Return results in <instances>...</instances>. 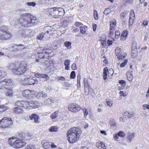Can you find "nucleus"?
<instances>
[{
    "label": "nucleus",
    "instance_id": "obj_61",
    "mask_svg": "<svg viewBox=\"0 0 149 149\" xmlns=\"http://www.w3.org/2000/svg\"><path fill=\"white\" fill-rule=\"evenodd\" d=\"M72 69L74 70H75L77 69V67L76 66L75 63H73L71 66Z\"/></svg>",
    "mask_w": 149,
    "mask_h": 149
},
{
    "label": "nucleus",
    "instance_id": "obj_40",
    "mask_svg": "<svg viewBox=\"0 0 149 149\" xmlns=\"http://www.w3.org/2000/svg\"><path fill=\"white\" fill-rule=\"evenodd\" d=\"M117 134H118V136H120L123 138L125 136V133L121 131H120Z\"/></svg>",
    "mask_w": 149,
    "mask_h": 149
},
{
    "label": "nucleus",
    "instance_id": "obj_62",
    "mask_svg": "<svg viewBox=\"0 0 149 149\" xmlns=\"http://www.w3.org/2000/svg\"><path fill=\"white\" fill-rule=\"evenodd\" d=\"M106 103L108 106L110 107L112 106V103L110 101L106 100Z\"/></svg>",
    "mask_w": 149,
    "mask_h": 149
},
{
    "label": "nucleus",
    "instance_id": "obj_2",
    "mask_svg": "<svg viewBox=\"0 0 149 149\" xmlns=\"http://www.w3.org/2000/svg\"><path fill=\"white\" fill-rule=\"evenodd\" d=\"M27 65L26 61L22 62L18 67H15L12 69V72L18 75H25L26 77L28 78L29 76H32L34 73L30 71L29 69L27 68Z\"/></svg>",
    "mask_w": 149,
    "mask_h": 149
},
{
    "label": "nucleus",
    "instance_id": "obj_55",
    "mask_svg": "<svg viewBox=\"0 0 149 149\" xmlns=\"http://www.w3.org/2000/svg\"><path fill=\"white\" fill-rule=\"evenodd\" d=\"M108 73L109 76H110V75H111V76L113 74V71L112 69H110L108 71Z\"/></svg>",
    "mask_w": 149,
    "mask_h": 149
},
{
    "label": "nucleus",
    "instance_id": "obj_59",
    "mask_svg": "<svg viewBox=\"0 0 149 149\" xmlns=\"http://www.w3.org/2000/svg\"><path fill=\"white\" fill-rule=\"evenodd\" d=\"M41 74H40L39 73H36L34 72V75L35 77L37 78H39L41 77Z\"/></svg>",
    "mask_w": 149,
    "mask_h": 149
},
{
    "label": "nucleus",
    "instance_id": "obj_51",
    "mask_svg": "<svg viewBox=\"0 0 149 149\" xmlns=\"http://www.w3.org/2000/svg\"><path fill=\"white\" fill-rule=\"evenodd\" d=\"M17 47H18L19 51L21 50V49H24L25 48L24 45L21 44L17 45Z\"/></svg>",
    "mask_w": 149,
    "mask_h": 149
},
{
    "label": "nucleus",
    "instance_id": "obj_23",
    "mask_svg": "<svg viewBox=\"0 0 149 149\" xmlns=\"http://www.w3.org/2000/svg\"><path fill=\"white\" fill-rule=\"evenodd\" d=\"M108 69L107 67L105 68L103 70V77L104 80H106L107 76Z\"/></svg>",
    "mask_w": 149,
    "mask_h": 149
},
{
    "label": "nucleus",
    "instance_id": "obj_11",
    "mask_svg": "<svg viewBox=\"0 0 149 149\" xmlns=\"http://www.w3.org/2000/svg\"><path fill=\"white\" fill-rule=\"evenodd\" d=\"M23 96L29 99H31L33 98V96L31 92L29 90H26L23 92Z\"/></svg>",
    "mask_w": 149,
    "mask_h": 149
},
{
    "label": "nucleus",
    "instance_id": "obj_6",
    "mask_svg": "<svg viewBox=\"0 0 149 149\" xmlns=\"http://www.w3.org/2000/svg\"><path fill=\"white\" fill-rule=\"evenodd\" d=\"M12 79L8 78L5 79L3 80L0 81V89H9L12 86Z\"/></svg>",
    "mask_w": 149,
    "mask_h": 149
},
{
    "label": "nucleus",
    "instance_id": "obj_20",
    "mask_svg": "<svg viewBox=\"0 0 149 149\" xmlns=\"http://www.w3.org/2000/svg\"><path fill=\"white\" fill-rule=\"evenodd\" d=\"M123 115L128 118H130L132 117H134V114L132 112H130L129 111H126L123 114Z\"/></svg>",
    "mask_w": 149,
    "mask_h": 149
},
{
    "label": "nucleus",
    "instance_id": "obj_4",
    "mask_svg": "<svg viewBox=\"0 0 149 149\" xmlns=\"http://www.w3.org/2000/svg\"><path fill=\"white\" fill-rule=\"evenodd\" d=\"M49 14L52 16L58 17L61 16L65 13L64 10L63 8L54 7L49 9Z\"/></svg>",
    "mask_w": 149,
    "mask_h": 149
},
{
    "label": "nucleus",
    "instance_id": "obj_48",
    "mask_svg": "<svg viewBox=\"0 0 149 149\" xmlns=\"http://www.w3.org/2000/svg\"><path fill=\"white\" fill-rule=\"evenodd\" d=\"M75 72L74 71H72L71 72L70 75V78L71 79H74L75 77Z\"/></svg>",
    "mask_w": 149,
    "mask_h": 149
},
{
    "label": "nucleus",
    "instance_id": "obj_14",
    "mask_svg": "<svg viewBox=\"0 0 149 149\" xmlns=\"http://www.w3.org/2000/svg\"><path fill=\"white\" fill-rule=\"evenodd\" d=\"M28 103V102L24 101H18L16 102L15 104V106H17L18 107H23L24 105L26 106V104Z\"/></svg>",
    "mask_w": 149,
    "mask_h": 149
},
{
    "label": "nucleus",
    "instance_id": "obj_34",
    "mask_svg": "<svg viewBox=\"0 0 149 149\" xmlns=\"http://www.w3.org/2000/svg\"><path fill=\"white\" fill-rule=\"evenodd\" d=\"M60 46L58 43H56V44L54 43L52 46V49L54 50H56L58 48L60 47Z\"/></svg>",
    "mask_w": 149,
    "mask_h": 149
},
{
    "label": "nucleus",
    "instance_id": "obj_18",
    "mask_svg": "<svg viewBox=\"0 0 149 149\" xmlns=\"http://www.w3.org/2000/svg\"><path fill=\"white\" fill-rule=\"evenodd\" d=\"M29 118L31 120L34 119V122L36 123H39L38 119L39 118L38 115L35 113L32 114L31 116H29Z\"/></svg>",
    "mask_w": 149,
    "mask_h": 149
},
{
    "label": "nucleus",
    "instance_id": "obj_63",
    "mask_svg": "<svg viewBox=\"0 0 149 149\" xmlns=\"http://www.w3.org/2000/svg\"><path fill=\"white\" fill-rule=\"evenodd\" d=\"M12 51L14 53H16L17 54H18V52H19V49L18 47H16V49H14L12 50Z\"/></svg>",
    "mask_w": 149,
    "mask_h": 149
},
{
    "label": "nucleus",
    "instance_id": "obj_7",
    "mask_svg": "<svg viewBox=\"0 0 149 149\" xmlns=\"http://www.w3.org/2000/svg\"><path fill=\"white\" fill-rule=\"evenodd\" d=\"M13 123L11 118L4 117L0 121V127L3 128L9 127Z\"/></svg>",
    "mask_w": 149,
    "mask_h": 149
},
{
    "label": "nucleus",
    "instance_id": "obj_30",
    "mask_svg": "<svg viewBox=\"0 0 149 149\" xmlns=\"http://www.w3.org/2000/svg\"><path fill=\"white\" fill-rule=\"evenodd\" d=\"M65 46L66 47L67 49H70L71 48V42L69 41H66L64 43Z\"/></svg>",
    "mask_w": 149,
    "mask_h": 149
},
{
    "label": "nucleus",
    "instance_id": "obj_31",
    "mask_svg": "<svg viewBox=\"0 0 149 149\" xmlns=\"http://www.w3.org/2000/svg\"><path fill=\"white\" fill-rule=\"evenodd\" d=\"M128 34V32L127 31H124L121 34V38H123L125 39L127 38Z\"/></svg>",
    "mask_w": 149,
    "mask_h": 149
},
{
    "label": "nucleus",
    "instance_id": "obj_53",
    "mask_svg": "<svg viewBox=\"0 0 149 149\" xmlns=\"http://www.w3.org/2000/svg\"><path fill=\"white\" fill-rule=\"evenodd\" d=\"M7 108L5 107L0 106V112L6 111L7 109Z\"/></svg>",
    "mask_w": 149,
    "mask_h": 149
},
{
    "label": "nucleus",
    "instance_id": "obj_49",
    "mask_svg": "<svg viewBox=\"0 0 149 149\" xmlns=\"http://www.w3.org/2000/svg\"><path fill=\"white\" fill-rule=\"evenodd\" d=\"M115 30V29H109V35L111 37H112L113 36Z\"/></svg>",
    "mask_w": 149,
    "mask_h": 149
},
{
    "label": "nucleus",
    "instance_id": "obj_44",
    "mask_svg": "<svg viewBox=\"0 0 149 149\" xmlns=\"http://www.w3.org/2000/svg\"><path fill=\"white\" fill-rule=\"evenodd\" d=\"M133 18V19H135V14L134 13V11L132 10L131 11V12L130 13V18Z\"/></svg>",
    "mask_w": 149,
    "mask_h": 149
},
{
    "label": "nucleus",
    "instance_id": "obj_54",
    "mask_svg": "<svg viewBox=\"0 0 149 149\" xmlns=\"http://www.w3.org/2000/svg\"><path fill=\"white\" fill-rule=\"evenodd\" d=\"M44 36V35L43 34V33H41L38 36V39L39 40H41L43 39V38Z\"/></svg>",
    "mask_w": 149,
    "mask_h": 149
},
{
    "label": "nucleus",
    "instance_id": "obj_32",
    "mask_svg": "<svg viewBox=\"0 0 149 149\" xmlns=\"http://www.w3.org/2000/svg\"><path fill=\"white\" fill-rule=\"evenodd\" d=\"M41 78H44L46 79L45 80V81H46L48 80L49 79V77L47 74H41Z\"/></svg>",
    "mask_w": 149,
    "mask_h": 149
},
{
    "label": "nucleus",
    "instance_id": "obj_21",
    "mask_svg": "<svg viewBox=\"0 0 149 149\" xmlns=\"http://www.w3.org/2000/svg\"><path fill=\"white\" fill-rule=\"evenodd\" d=\"M30 77H29V78L27 79L26 80V84L29 85H32L34 84V79L33 78H30Z\"/></svg>",
    "mask_w": 149,
    "mask_h": 149
},
{
    "label": "nucleus",
    "instance_id": "obj_35",
    "mask_svg": "<svg viewBox=\"0 0 149 149\" xmlns=\"http://www.w3.org/2000/svg\"><path fill=\"white\" fill-rule=\"evenodd\" d=\"M128 12L127 11H125L122 13L120 15V17L122 19H124L128 14Z\"/></svg>",
    "mask_w": 149,
    "mask_h": 149
},
{
    "label": "nucleus",
    "instance_id": "obj_28",
    "mask_svg": "<svg viewBox=\"0 0 149 149\" xmlns=\"http://www.w3.org/2000/svg\"><path fill=\"white\" fill-rule=\"evenodd\" d=\"M6 95L7 96L11 97L13 96V91L12 90H8L5 93Z\"/></svg>",
    "mask_w": 149,
    "mask_h": 149
},
{
    "label": "nucleus",
    "instance_id": "obj_41",
    "mask_svg": "<svg viewBox=\"0 0 149 149\" xmlns=\"http://www.w3.org/2000/svg\"><path fill=\"white\" fill-rule=\"evenodd\" d=\"M58 130V128L56 127L52 126L49 129L50 132H56Z\"/></svg>",
    "mask_w": 149,
    "mask_h": 149
},
{
    "label": "nucleus",
    "instance_id": "obj_45",
    "mask_svg": "<svg viewBox=\"0 0 149 149\" xmlns=\"http://www.w3.org/2000/svg\"><path fill=\"white\" fill-rule=\"evenodd\" d=\"M74 25L77 27H81V26H82L83 25V24L77 21L75 22Z\"/></svg>",
    "mask_w": 149,
    "mask_h": 149
},
{
    "label": "nucleus",
    "instance_id": "obj_19",
    "mask_svg": "<svg viewBox=\"0 0 149 149\" xmlns=\"http://www.w3.org/2000/svg\"><path fill=\"white\" fill-rule=\"evenodd\" d=\"M133 71L129 70L126 73L127 78L128 80L130 81H132L133 79Z\"/></svg>",
    "mask_w": 149,
    "mask_h": 149
},
{
    "label": "nucleus",
    "instance_id": "obj_37",
    "mask_svg": "<svg viewBox=\"0 0 149 149\" xmlns=\"http://www.w3.org/2000/svg\"><path fill=\"white\" fill-rule=\"evenodd\" d=\"M86 26H81L80 27V32L82 33V34H84L86 32V28H85V27Z\"/></svg>",
    "mask_w": 149,
    "mask_h": 149
},
{
    "label": "nucleus",
    "instance_id": "obj_26",
    "mask_svg": "<svg viewBox=\"0 0 149 149\" xmlns=\"http://www.w3.org/2000/svg\"><path fill=\"white\" fill-rule=\"evenodd\" d=\"M46 52H45V53L42 52L40 55L39 56V57L41 58H47V56L48 54V53H45Z\"/></svg>",
    "mask_w": 149,
    "mask_h": 149
},
{
    "label": "nucleus",
    "instance_id": "obj_12",
    "mask_svg": "<svg viewBox=\"0 0 149 149\" xmlns=\"http://www.w3.org/2000/svg\"><path fill=\"white\" fill-rule=\"evenodd\" d=\"M28 102V104H26V106L28 108L29 107L30 109L35 108L38 107V103L37 102Z\"/></svg>",
    "mask_w": 149,
    "mask_h": 149
},
{
    "label": "nucleus",
    "instance_id": "obj_22",
    "mask_svg": "<svg viewBox=\"0 0 149 149\" xmlns=\"http://www.w3.org/2000/svg\"><path fill=\"white\" fill-rule=\"evenodd\" d=\"M136 50L131 49V56L132 58H134L137 55L138 53Z\"/></svg>",
    "mask_w": 149,
    "mask_h": 149
},
{
    "label": "nucleus",
    "instance_id": "obj_1",
    "mask_svg": "<svg viewBox=\"0 0 149 149\" xmlns=\"http://www.w3.org/2000/svg\"><path fill=\"white\" fill-rule=\"evenodd\" d=\"M19 21L23 26L25 27L35 26L39 22L37 17L33 16L31 13H27L22 14Z\"/></svg>",
    "mask_w": 149,
    "mask_h": 149
},
{
    "label": "nucleus",
    "instance_id": "obj_56",
    "mask_svg": "<svg viewBox=\"0 0 149 149\" xmlns=\"http://www.w3.org/2000/svg\"><path fill=\"white\" fill-rule=\"evenodd\" d=\"M83 112L84 114L85 117L88 114V112L87 109H86L84 108L83 109Z\"/></svg>",
    "mask_w": 149,
    "mask_h": 149
},
{
    "label": "nucleus",
    "instance_id": "obj_15",
    "mask_svg": "<svg viewBox=\"0 0 149 149\" xmlns=\"http://www.w3.org/2000/svg\"><path fill=\"white\" fill-rule=\"evenodd\" d=\"M137 39H136L134 37H133L132 39V49H136L137 50Z\"/></svg>",
    "mask_w": 149,
    "mask_h": 149
},
{
    "label": "nucleus",
    "instance_id": "obj_13",
    "mask_svg": "<svg viewBox=\"0 0 149 149\" xmlns=\"http://www.w3.org/2000/svg\"><path fill=\"white\" fill-rule=\"evenodd\" d=\"M127 137L126 141L128 143H130L135 136V134L134 132H128L127 134Z\"/></svg>",
    "mask_w": 149,
    "mask_h": 149
},
{
    "label": "nucleus",
    "instance_id": "obj_10",
    "mask_svg": "<svg viewBox=\"0 0 149 149\" xmlns=\"http://www.w3.org/2000/svg\"><path fill=\"white\" fill-rule=\"evenodd\" d=\"M68 108L70 111L74 113L77 112L81 109L79 106L73 104H70L68 106Z\"/></svg>",
    "mask_w": 149,
    "mask_h": 149
},
{
    "label": "nucleus",
    "instance_id": "obj_38",
    "mask_svg": "<svg viewBox=\"0 0 149 149\" xmlns=\"http://www.w3.org/2000/svg\"><path fill=\"white\" fill-rule=\"evenodd\" d=\"M111 12V10L110 8H107L103 12V13L105 15H108Z\"/></svg>",
    "mask_w": 149,
    "mask_h": 149
},
{
    "label": "nucleus",
    "instance_id": "obj_5",
    "mask_svg": "<svg viewBox=\"0 0 149 149\" xmlns=\"http://www.w3.org/2000/svg\"><path fill=\"white\" fill-rule=\"evenodd\" d=\"M8 28L5 26L0 27V39L6 40L11 38V35L7 32Z\"/></svg>",
    "mask_w": 149,
    "mask_h": 149
},
{
    "label": "nucleus",
    "instance_id": "obj_52",
    "mask_svg": "<svg viewBox=\"0 0 149 149\" xmlns=\"http://www.w3.org/2000/svg\"><path fill=\"white\" fill-rule=\"evenodd\" d=\"M127 62V60L125 59L124 61L120 65V66L121 68L124 67Z\"/></svg>",
    "mask_w": 149,
    "mask_h": 149
},
{
    "label": "nucleus",
    "instance_id": "obj_25",
    "mask_svg": "<svg viewBox=\"0 0 149 149\" xmlns=\"http://www.w3.org/2000/svg\"><path fill=\"white\" fill-rule=\"evenodd\" d=\"M25 149H36V146L33 143L28 145Z\"/></svg>",
    "mask_w": 149,
    "mask_h": 149
},
{
    "label": "nucleus",
    "instance_id": "obj_58",
    "mask_svg": "<svg viewBox=\"0 0 149 149\" xmlns=\"http://www.w3.org/2000/svg\"><path fill=\"white\" fill-rule=\"evenodd\" d=\"M134 19H135L131 18H131H129V23L130 25L132 24Z\"/></svg>",
    "mask_w": 149,
    "mask_h": 149
},
{
    "label": "nucleus",
    "instance_id": "obj_57",
    "mask_svg": "<svg viewBox=\"0 0 149 149\" xmlns=\"http://www.w3.org/2000/svg\"><path fill=\"white\" fill-rule=\"evenodd\" d=\"M70 61L69 59L65 60L64 62L65 65H70Z\"/></svg>",
    "mask_w": 149,
    "mask_h": 149
},
{
    "label": "nucleus",
    "instance_id": "obj_46",
    "mask_svg": "<svg viewBox=\"0 0 149 149\" xmlns=\"http://www.w3.org/2000/svg\"><path fill=\"white\" fill-rule=\"evenodd\" d=\"M93 15L95 19L96 20L97 19H98V15L97 12L96 10H94Z\"/></svg>",
    "mask_w": 149,
    "mask_h": 149
},
{
    "label": "nucleus",
    "instance_id": "obj_27",
    "mask_svg": "<svg viewBox=\"0 0 149 149\" xmlns=\"http://www.w3.org/2000/svg\"><path fill=\"white\" fill-rule=\"evenodd\" d=\"M84 88L87 89V90H88V92H89L90 91L91 92L92 91V89L88 83H85V84H84Z\"/></svg>",
    "mask_w": 149,
    "mask_h": 149
},
{
    "label": "nucleus",
    "instance_id": "obj_50",
    "mask_svg": "<svg viewBox=\"0 0 149 149\" xmlns=\"http://www.w3.org/2000/svg\"><path fill=\"white\" fill-rule=\"evenodd\" d=\"M120 33L119 31H116L115 32V38L118 39L119 38Z\"/></svg>",
    "mask_w": 149,
    "mask_h": 149
},
{
    "label": "nucleus",
    "instance_id": "obj_16",
    "mask_svg": "<svg viewBox=\"0 0 149 149\" xmlns=\"http://www.w3.org/2000/svg\"><path fill=\"white\" fill-rule=\"evenodd\" d=\"M13 112L16 114H21L23 112L22 109L20 107H15L13 109Z\"/></svg>",
    "mask_w": 149,
    "mask_h": 149
},
{
    "label": "nucleus",
    "instance_id": "obj_60",
    "mask_svg": "<svg viewBox=\"0 0 149 149\" xmlns=\"http://www.w3.org/2000/svg\"><path fill=\"white\" fill-rule=\"evenodd\" d=\"M41 94L40 95L41 96H42V97L44 98L47 96V93H45L43 92H42L41 93Z\"/></svg>",
    "mask_w": 149,
    "mask_h": 149
},
{
    "label": "nucleus",
    "instance_id": "obj_9",
    "mask_svg": "<svg viewBox=\"0 0 149 149\" xmlns=\"http://www.w3.org/2000/svg\"><path fill=\"white\" fill-rule=\"evenodd\" d=\"M24 141H23L22 139H18L16 140L15 141L13 142L12 146L18 148L22 147L25 145L26 143L24 142Z\"/></svg>",
    "mask_w": 149,
    "mask_h": 149
},
{
    "label": "nucleus",
    "instance_id": "obj_29",
    "mask_svg": "<svg viewBox=\"0 0 149 149\" xmlns=\"http://www.w3.org/2000/svg\"><path fill=\"white\" fill-rule=\"evenodd\" d=\"M58 111H56L50 116V117L52 119L56 118L58 115Z\"/></svg>",
    "mask_w": 149,
    "mask_h": 149
},
{
    "label": "nucleus",
    "instance_id": "obj_3",
    "mask_svg": "<svg viewBox=\"0 0 149 149\" xmlns=\"http://www.w3.org/2000/svg\"><path fill=\"white\" fill-rule=\"evenodd\" d=\"M81 132L79 127H73L69 130L67 134L68 136V141L70 143H73L79 139Z\"/></svg>",
    "mask_w": 149,
    "mask_h": 149
},
{
    "label": "nucleus",
    "instance_id": "obj_39",
    "mask_svg": "<svg viewBox=\"0 0 149 149\" xmlns=\"http://www.w3.org/2000/svg\"><path fill=\"white\" fill-rule=\"evenodd\" d=\"M110 124L111 126L115 127L116 126V124L115 120L113 119H111L110 122Z\"/></svg>",
    "mask_w": 149,
    "mask_h": 149
},
{
    "label": "nucleus",
    "instance_id": "obj_24",
    "mask_svg": "<svg viewBox=\"0 0 149 149\" xmlns=\"http://www.w3.org/2000/svg\"><path fill=\"white\" fill-rule=\"evenodd\" d=\"M26 31L25 30L21 29L18 31V33L20 34L22 37H25L27 36V34L26 33Z\"/></svg>",
    "mask_w": 149,
    "mask_h": 149
},
{
    "label": "nucleus",
    "instance_id": "obj_33",
    "mask_svg": "<svg viewBox=\"0 0 149 149\" xmlns=\"http://www.w3.org/2000/svg\"><path fill=\"white\" fill-rule=\"evenodd\" d=\"M126 55L127 54H126L125 53H122V52H121L119 54V56L118 57V58L119 59H123L125 58Z\"/></svg>",
    "mask_w": 149,
    "mask_h": 149
},
{
    "label": "nucleus",
    "instance_id": "obj_42",
    "mask_svg": "<svg viewBox=\"0 0 149 149\" xmlns=\"http://www.w3.org/2000/svg\"><path fill=\"white\" fill-rule=\"evenodd\" d=\"M26 4L28 6L34 7L36 5V3L34 2H28L26 3Z\"/></svg>",
    "mask_w": 149,
    "mask_h": 149
},
{
    "label": "nucleus",
    "instance_id": "obj_64",
    "mask_svg": "<svg viewBox=\"0 0 149 149\" xmlns=\"http://www.w3.org/2000/svg\"><path fill=\"white\" fill-rule=\"evenodd\" d=\"M143 109L144 110H145L146 109H149V105L147 104H144L143 105Z\"/></svg>",
    "mask_w": 149,
    "mask_h": 149
},
{
    "label": "nucleus",
    "instance_id": "obj_8",
    "mask_svg": "<svg viewBox=\"0 0 149 149\" xmlns=\"http://www.w3.org/2000/svg\"><path fill=\"white\" fill-rule=\"evenodd\" d=\"M18 138H21L20 139H22L23 141H24L28 140L30 139L31 137L29 133H28L27 132H19L17 133Z\"/></svg>",
    "mask_w": 149,
    "mask_h": 149
},
{
    "label": "nucleus",
    "instance_id": "obj_43",
    "mask_svg": "<svg viewBox=\"0 0 149 149\" xmlns=\"http://www.w3.org/2000/svg\"><path fill=\"white\" fill-rule=\"evenodd\" d=\"M121 51V49L120 48H117L115 50V54L116 55L118 56Z\"/></svg>",
    "mask_w": 149,
    "mask_h": 149
},
{
    "label": "nucleus",
    "instance_id": "obj_17",
    "mask_svg": "<svg viewBox=\"0 0 149 149\" xmlns=\"http://www.w3.org/2000/svg\"><path fill=\"white\" fill-rule=\"evenodd\" d=\"M96 146L98 149H106V148L105 144L101 141L97 142L96 143Z\"/></svg>",
    "mask_w": 149,
    "mask_h": 149
},
{
    "label": "nucleus",
    "instance_id": "obj_36",
    "mask_svg": "<svg viewBox=\"0 0 149 149\" xmlns=\"http://www.w3.org/2000/svg\"><path fill=\"white\" fill-rule=\"evenodd\" d=\"M119 83L123 87H125L126 85V82L125 80H120L119 81Z\"/></svg>",
    "mask_w": 149,
    "mask_h": 149
},
{
    "label": "nucleus",
    "instance_id": "obj_47",
    "mask_svg": "<svg viewBox=\"0 0 149 149\" xmlns=\"http://www.w3.org/2000/svg\"><path fill=\"white\" fill-rule=\"evenodd\" d=\"M116 25V23L114 22H110V29H115L114 26Z\"/></svg>",
    "mask_w": 149,
    "mask_h": 149
}]
</instances>
